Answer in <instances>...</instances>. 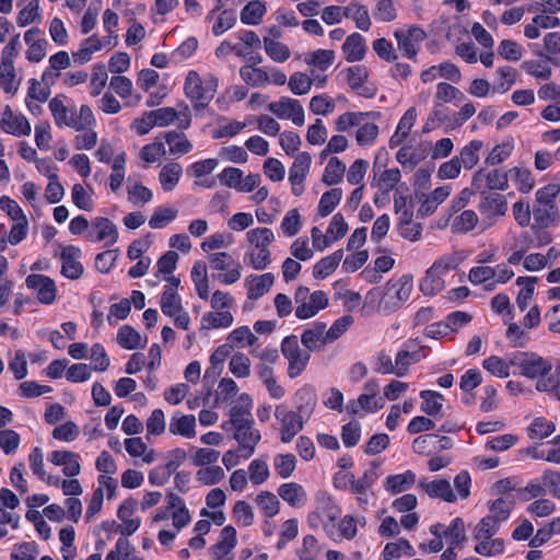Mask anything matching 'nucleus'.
I'll return each mask as SVG.
<instances>
[{"instance_id": "obj_1", "label": "nucleus", "mask_w": 560, "mask_h": 560, "mask_svg": "<svg viewBox=\"0 0 560 560\" xmlns=\"http://www.w3.org/2000/svg\"><path fill=\"white\" fill-rule=\"evenodd\" d=\"M413 288L411 275H402L398 280L386 283V292L380 301V307L386 313L397 311L406 302Z\"/></svg>"}, {"instance_id": "obj_2", "label": "nucleus", "mask_w": 560, "mask_h": 560, "mask_svg": "<svg viewBox=\"0 0 560 560\" xmlns=\"http://www.w3.org/2000/svg\"><path fill=\"white\" fill-rule=\"evenodd\" d=\"M513 366L517 368L518 374L534 380L539 376H547L552 370V364L536 352H514Z\"/></svg>"}, {"instance_id": "obj_3", "label": "nucleus", "mask_w": 560, "mask_h": 560, "mask_svg": "<svg viewBox=\"0 0 560 560\" xmlns=\"http://www.w3.org/2000/svg\"><path fill=\"white\" fill-rule=\"evenodd\" d=\"M281 352L289 361L288 376L290 378L298 377L305 370L311 358L310 353L301 350L298 337L294 335L288 336L282 340Z\"/></svg>"}, {"instance_id": "obj_4", "label": "nucleus", "mask_w": 560, "mask_h": 560, "mask_svg": "<svg viewBox=\"0 0 560 560\" xmlns=\"http://www.w3.org/2000/svg\"><path fill=\"white\" fill-rule=\"evenodd\" d=\"M275 417L280 421V440L290 443L304 428L305 417L295 410H284L281 405L276 407Z\"/></svg>"}, {"instance_id": "obj_5", "label": "nucleus", "mask_w": 560, "mask_h": 560, "mask_svg": "<svg viewBox=\"0 0 560 560\" xmlns=\"http://www.w3.org/2000/svg\"><path fill=\"white\" fill-rule=\"evenodd\" d=\"M398 49L402 56L416 60L419 45L427 38V33L419 26H410L408 30H397L394 33Z\"/></svg>"}, {"instance_id": "obj_6", "label": "nucleus", "mask_w": 560, "mask_h": 560, "mask_svg": "<svg viewBox=\"0 0 560 560\" xmlns=\"http://www.w3.org/2000/svg\"><path fill=\"white\" fill-rule=\"evenodd\" d=\"M268 109L280 119H291L296 126L304 124V109L295 98L282 96L268 105Z\"/></svg>"}, {"instance_id": "obj_7", "label": "nucleus", "mask_w": 560, "mask_h": 560, "mask_svg": "<svg viewBox=\"0 0 560 560\" xmlns=\"http://www.w3.org/2000/svg\"><path fill=\"white\" fill-rule=\"evenodd\" d=\"M25 284L28 289L37 290V299L42 304L50 305L56 301L57 288L50 277L32 273L26 277Z\"/></svg>"}, {"instance_id": "obj_8", "label": "nucleus", "mask_w": 560, "mask_h": 560, "mask_svg": "<svg viewBox=\"0 0 560 560\" xmlns=\"http://www.w3.org/2000/svg\"><path fill=\"white\" fill-rule=\"evenodd\" d=\"M233 438L238 443V452L244 458H249L254 453L256 445L259 443L261 435L257 429H254V422H247L243 424V428H234Z\"/></svg>"}, {"instance_id": "obj_9", "label": "nucleus", "mask_w": 560, "mask_h": 560, "mask_svg": "<svg viewBox=\"0 0 560 560\" xmlns=\"http://www.w3.org/2000/svg\"><path fill=\"white\" fill-rule=\"evenodd\" d=\"M478 210L480 214L488 220H492L497 217H503L508 211L506 198L495 191L483 194V196L480 197Z\"/></svg>"}, {"instance_id": "obj_10", "label": "nucleus", "mask_w": 560, "mask_h": 560, "mask_svg": "<svg viewBox=\"0 0 560 560\" xmlns=\"http://www.w3.org/2000/svg\"><path fill=\"white\" fill-rule=\"evenodd\" d=\"M81 249L73 245L63 246L60 253L62 260L61 275L68 279L77 280L83 275V266L78 260Z\"/></svg>"}, {"instance_id": "obj_11", "label": "nucleus", "mask_w": 560, "mask_h": 560, "mask_svg": "<svg viewBox=\"0 0 560 560\" xmlns=\"http://www.w3.org/2000/svg\"><path fill=\"white\" fill-rule=\"evenodd\" d=\"M184 90L186 96L195 103V108L199 109L208 106V102L203 101V96H206L205 84L197 71L190 70L187 73Z\"/></svg>"}, {"instance_id": "obj_12", "label": "nucleus", "mask_w": 560, "mask_h": 560, "mask_svg": "<svg viewBox=\"0 0 560 560\" xmlns=\"http://www.w3.org/2000/svg\"><path fill=\"white\" fill-rule=\"evenodd\" d=\"M534 223L532 226L550 228L556 226L560 220V212L557 205L540 206L535 205L533 208Z\"/></svg>"}, {"instance_id": "obj_13", "label": "nucleus", "mask_w": 560, "mask_h": 560, "mask_svg": "<svg viewBox=\"0 0 560 560\" xmlns=\"http://www.w3.org/2000/svg\"><path fill=\"white\" fill-rule=\"evenodd\" d=\"M317 395L312 386H303L295 393V411L308 420L315 410Z\"/></svg>"}, {"instance_id": "obj_14", "label": "nucleus", "mask_w": 560, "mask_h": 560, "mask_svg": "<svg viewBox=\"0 0 560 560\" xmlns=\"http://www.w3.org/2000/svg\"><path fill=\"white\" fill-rule=\"evenodd\" d=\"M273 281L275 277L270 272L260 276H249L246 279V284H248L247 298L252 301L260 299L269 292Z\"/></svg>"}, {"instance_id": "obj_15", "label": "nucleus", "mask_w": 560, "mask_h": 560, "mask_svg": "<svg viewBox=\"0 0 560 560\" xmlns=\"http://www.w3.org/2000/svg\"><path fill=\"white\" fill-rule=\"evenodd\" d=\"M196 418L194 415H180L176 412L170 422L168 430L174 435H182L187 439L196 435Z\"/></svg>"}, {"instance_id": "obj_16", "label": "nucleus", "mask_w": 560, "mask_h": 560, "mask_svg": "<svg viewBox=\"0 0 560 560\" xmlns=\"http://www.w3.org/2000/svg\"><path fill=\"white\" fill-rule=\"evenodd\" d=\"M419 486L427 492L430 498H439L445 502L456 501V495L446 479L432 480L430 482L421 480Z\"/></svg>"}, {"instance_id": "obj_17", "label": "nucleus", "mask_w": 560, "mask_h": 560, "mask_svg": "<svg viewBox=\"0 0 560 560\" xmlns=\"http://www.w3.org/2000/svg\"><path fill=\"white\" fill-rule=\"evenodd\" d=\"M342 51L349 62L362 60L366 52L364 37L359 33L349 35L342 45Z\"/></svg>"}, {"instance_id": "obj_18", "label": "nucleus", "mask_w": 560, "mask_h": 560, "mask_svg": "<svg viewBox=\"0 0 560 560\" xmlns=\"http://www.w3.org/2000/svg\"><path fill=\"white\" fill-rule=\"evenodd\" d=\"M325 329H326V323L323 322H315L313 323L312 328L305 329L301 336V341L303 346L308 351H315L320 349L322 346L326 345L327 342L324 341L325 338Z\"/></svg>"}, {"instance_id": "obj_19", "label": "nucleus", "mask_w": 560, "mask_h": 560, "mask_svg": "<svg viewBox=\"0 0 560 560\" xmlns=\"http://www.w3.org/2000/svg\"><path fill=\"white\" fill-rule=\"evenodd\" d=\"M92 226L97 230L96 242L106 241V245H114L118 240V230L116 225L105 217H96L92 221Z\"/></svg>"}, {"instance_id": "obj_20", "label": "nucleus", "mask_w": 560, "mask_h": 560, "mask_svg": "<svg viewBox=\"0 0 560 560\" xmlns=\"http://www.w3.org/2000/svg\"><path fill=\"white\" fill-rule=\"evenodd\" d=\"M514 353L509 354L505 359L498 355H491L482 361V368L490 374L506 378L510 376V369L513 366Z\"/></svg>"}, {"instance_id": "obj_21", "label": "nucleus", "mask_w": 560, "mask_h": 560, "mask_svg": "<svg viewBox=\"0 0 560 560\" xmlns=\"http://www.w3.org/2000/svg\"><path fill=\"white\" fill-rule=\"evenodd\" d=\"M343 258V249H337L332 254L318 260L313 267L315 279H326L330 276Z\"/></svg>"}, {"instance_id": "obj_22", "label": "nucleus", "mask_w": 560, "mask_h": 560, "mask_svg": "<svg viewBox=\"0 0 560 560\" xmlns=\"http://www.w3.org/2000/svg\"><path fill=\"white\" fill-rule=\"evenodd\" d=\"M278 494L283 501L294 508L302 506L306 501L304 488L296 482L282 483L278 488Z\"/></svg>"}, {"instance_id": "obj_23", "label": "nucleus", "mask_w": 560, "mask_h": 560, "mask_svg": "<svg viewBox=\"0 0 560 560\" xmlns=\"http://www.w3.org/2000/svg\"><path fill=\"white\" fill-rule=\"evenodd\" d=\"M528 47L535 56L552 60V55L560 54V33L552 32L546 34L544 37V48L538 44H529Z\"/></svg>"}, {"instance_id": "obj_24", "label": "nucleus", "mask_w": 560, "mask_h": 560, "mask_svg": "<svg viewBox=\"0 0 560 560\" xmlns=\"http://www.w3.org/2000/svg\"><path fill=\"white\" fill-rule=\"evenodd\" d=\"M415 481L416 474L412 470H407L404 474L388 476L384 487L393 494H397L410 489L415 485Z\"/></svg>"}, {"instance_id": "obj_25", "label": "nucleus", "mask_w": 560, "mask_h": 560, "mask_svg": "<svg viewBox=\"0 0 560 560\" xmlns=\"http://www.w3.org/2000/svg\"><path fill=\"white\" fill-rule=\"evenodd\" d=\"M183 168L179 163L171 162L165 164L160 174L159 180L164 191H172L179 182Z\"/></svg>"}, {"instance_id": "obj_26", "label": "nucleus", "mask_w": 560, "mask_h": 560, "mask_svg": "<svg viewBox=\"0 0 560 560\" xmlns=\"http://www.w3.org/2000/svg\"><path fill=\"white\" fill-rule=\"evenodd\" d=\"M266 10L265 2L249 1L241 11V22L246 25H258L262 21Z\"/></svg>"}, {"instance_id": "obj_27", "label": "nucleus", "mask_w": 560, "mask_h": 560, "mask_svg": "<svg viewBox=\"0 0 560 560\" xmlns=\"http://www.w3.org/2000/svg\"><path fill=\"white\" fill-rule=\"evenodd\" d=\"M444 288V280L441 278L439 271L434 270L431 266L425 276L421 279L419 289L425 296H432L442 291Z\"/></svg>"}, {"instance_id": "obj_28", "label": "nucleus", "mask_w": 560, "mask_h": 560, "mask_svg": "<svg viewBox=\"0 0 560 560\" xmlns=\"http://www.w3.org/2000/svg\"><path fill=\"white\" fill-rule=\"evenodd\" d=\"M422 398L421 411L430 417L438 416L442 410L443 395L435 390L424 389L420 392Z\"/></svg>"}, {"instance_id": "obj_29", "label": "nucleus", "mask_w": 560, "mask_h": 560, "mask_svg": "<svg viewBox=\"0 0 560 560\" xmlns=\"http://www.w3.org/2000/svg\"><path fill=\"white\" fill-rule=\"evenodd\" d=\"M117 342L121 348L127 350L145 347V343H141L140 334L129 325H124L118 329Z\"/></svg>"}, {"instance_id": "obj_30", "label": "nucleus", "mask_w": 560, "mask_h": 560, "mask_svg": "<svg viewBox=\"0 0 560 560\" xmlns=\"http://www.w3.org/2000/svg\"><path fill=\"white\" fill-rule=\"evenodd\" d=\"M61 95H57L49 101V109L58 127L67 126L73 129L77 127L74 120L67 121L69 118L70 109L65 106ZM65 97V95H62Z\"/></svg>"}, {"instance_id": "obj_31", "label": "nucleus", "mask_w": 560, "mask_h": 560, "mask_svg": "<svg viewBox=\"0 0 560 560\" xmlns=\"http://www.w3.org/2000/svg\"><path fill=\"white\" fill-rule=\"evenodd\" d=\"M233 315L229 312H208L202 315L201 329L226 328L233 324Z\"/></svg>"}, {"instance_id": "obj_32", "label": "nucleus", "mask_w": 560, "mask_h": 560, "mask_svg": "<svg viewBox=\"0 0 560 560\" xmlns=\"http://www.w3.org/2000/svg\"><path fill=\"white\" fill-rule=\"evenodd\" d=\"M378 112H347L340 115L335 121V128L337 131H346L349 127L359 126L362 120L366 117H380Z\"/></svg>"}, {"instance_id": "obj_33", "label": "nucleus", "mask_w": 560, "mask_h": 560, "mask_svg": "<svg viewBox=\"0 0 560 560\" xmlns=\"http://www.w3.org/2000/svg\"><path fill=\"white\" fill-rule=\"evenodd\" d=\"M0 125L5 132L14 136H30L32 130L28 120L23 115L12 118L2 117Z\"/></svg>"}, {"instance_id": "obj_34", "label": "nucleus", "mask_w": 560, "mask_h": 560, "mask_svg": "<svg viewBox=\"0 0 560 560\" xmlns=\"http://www.w3.org/2000/svg\"><path fill=\"white\" fill-rule=\"evenodd\" d=\"M164 139L172 154H186L192 149V144L183 132L168 131L164 135Z\"/></svg>"}, {"instance_id": "obj_35", "label": "nucleus", "mask_w": 560, "mask_h": 560, "mask_svg": "<svg viewBox=\"0 0 560 560\" xmlns=\"http://www.w3.org/2000/svg\"><path fill=\"white\" fill-rule=\"evenodd\" d=\"M346 172V164L336 156H332L324 171L323 183L331 186L338 184Z\"/></svg>"}, {"instance_id": "obj_36", "label": "nucleus", "mask_w": 560, "mask_h": 560, "mask_svg": "<svg viewBox=\"0 0 560 560\" xmlns=\"http://www.w3.org/2000/svg\"><path fill=\"white\" fill-rule=\"evenodd\" d=\"M240 75L246 84L252 86H261L270 82L266 70L253 66H243L240 69Z\"/></svg>"}, {"instance_id": "obj_37", "label": "nucleus", "mask_w": 560, "mask_h": 560, "mask_svg": "<svg viewBox=\"0 0 560 560\" xmlns=\"http://www.w3.org/2000/svg\"><path fill=\"white\" fill-rule=\"evenodd\" d=\"M342 197L341 188H332L324 192L318 202V214L323 218L329 215L338 206Z\"/></svg>"}, {"instance_id": "obj_38", "label": "nucleus", "mask_w": 560, "mask_h": 560, "mask_svg": "<svg viewBox=\"0 0 560 560\" xmlns=\"http://www.w3.org/2000/svg\"><path fill=\"white\" fill-rule=\"evenodd\" d=\"M312 163V156L308 152H300L290 167L289 179L304 182Z\"/></svg>"}, {"instance_id": "obj_39", "label": "nucleus", "mask_w": 560, "mask_h": 560, "mask_svg": "<svg viewBox=\"0 0 560 560\" xmlns=\"http://www.w3.org/2000/svg\"><path fill=\"white\" fill-rule=\"evenodd\" d=\"M220 536L221 540L212 546V550L215 555H228L235 548L237 544L236 529L233 526L228 525L222 528Z\"/></svg>"}, {"instance_id": "obj_40", "label": "nucleus", "mask_w": 560, "mask_h": 560, "mask_svg": "<svg viewBox=\"0 0 560 560\" xmlns=\"http://www.w3.org/2000/svg\"><path fill=\"white\" fill-rule=\"evenodd\" d=\"M180 296L174 289H165L161 298L162 313L168 317H174L182 311Z\"/></svg>"}, {"instance_id": "obj_41", "label": "nucleus", "mask_w": 560, "mask_h": 560, "mask_svg": "<svg viewBox=\"0 0 560 560\" xmlns=\"http://www.w3.org/2000/svg\"><path fill=\"white\" fill-rule=\"evenodd\" d=\"M556 424L544 417H537L527 429L530 439H546L553 433Z\"/></svg>"}, {"instance_id": "obj_42", "label": "nucleus", "mask_w": 560, "mask_h": 560, "mask_svg": "<svg viewBox=\"0 0 560 560\" xmlns=\"http://www.w3.org/2000/svg\"><path fill=\"white\" fill-rule=\"evenodd\" d=\"M482 148V141L472 140L468 145H465L457 156L460 165L467 170H471L479 161L478 151Z\"/></svg>"}, {"instance_id": "obj_43", "label": "nucleus", "mask_w": 560, "mask_h": 560, "mask_svg": "<svg viewBox=\"0 0 560 560\" xmlns=\"http://www.w3.org/2000/svg\"><path fill=\"white\" fill-rule=\"evenodd\" d=\"M335 60V51L330 49H317L305 58V62L322 71H326Z\"/></svg>"}, {"instance_id": "obj_44", "label": "nucleus", "mask_w": 560, "mask_h": 560, "mask_svg": "<svg viewBox=\"0 0 560 560\" xmlns=\"http://www.w3.org/2000/svg\"><path fill=\"white\" fill-rule=\"evenodd\" d=\"M514 501L499 498L489 504V516H492L499 524L506 521L513 510Z\"/></svg>"}, {"instance_id": "obj_45", "label": "nucleus", "mask_w": 560, "mask_h": 560, "mask_svg": "<svg viewBox=\"0 0 560 560\" xmlns=\"http://www.w3.org/2000/svg\"><path fill=\"white\" fill-rule=\"evenodd\" d=\"M266 54L277 62H283L290 58V50L287 45L273 40L269 37L264 38Z\"/></svg>"}, {"instance_id": "obj_46", "label": "nucleus", "mask_w": 560, "mask_h": 560, "mask_svg": "<svg viewBox=\"0 0 560 560\" xmlns=\"http://www.w3.org/2000/svg\"><path fill=\"white\" fill-rule=\"evenodd\" d=\"M246 237L256 248L269 246L275 241L273 232L268 228L252 229L247 232Z\"/></svg>"}, {"instance_id": "obj_47", "label": "nucleus", "mask_w": 560, "mask_h": 560, "mask_svg": "<svg viewBox=\"0 0 560 560\" xmlns=\"http://www.w3.org/2000/svg\"><path fill=\"white\" fill-rule=\"evenodd\" d=\"M377 467H378V465L375 462H373L372 467L370 469H368L361 478H359L358 480L354 479L352 493H357V494H365L366 493V491L372 487V485L378 478Z\"/></svg>"}, {"instance_id": "obj_48", "label": "nucleus", "mask_w": 560, "mask_h": 560, "mask_svg": "<svg viewBox=\"0 0 560 560\" xmlns=\"http://www.w3.org/2000/svg\"><path fill=\"white\" fill-rule=\"evenodd\" d=\"M478 215L474 210H465L453 222L454 232L467 233L476 228Z\"/></svg>"}, {"instance_id": "obj_49", "label": "nucleus", "mask_w": 560, "mask_h": 560, "mask_svg": "<svg viewBox=\"0 0 560 560\" xmlns=\"http://www.w3.org/2000/svg\"><path fill=\"white\" fill-rule=\"evenodd\" d=\"M225 474L220 466H209L201 468L196 474V479L205 486H212L220 482L224 478Z\"/></svg>"}, {"instance_id": "obj_50", "label": "nucleus", "mask_w": 560, "mask_h": 560, "mask_svg": "<svg viewBox=\"0 0 560 560\" xmlns=\"http://www.w3.org/2000/svg\"><path fill=\"white\" fill-rule=\"evenodd\" d=\"M178 211L174 208L159 207L149 220L151 229H162L176 219Z\"/></svg>"}, {"instance_id": "obj_51", "label": "nucleus", "mask_w": 560, "mask_h": 560, "mask_svg": "<svg viewBox=\"0 0 560 560\" xmlns=\"http://www.w3.org/2000/svg\"><path fill=\"white\" fill-rule=\"evenodd\" d=\"M443 535L446 538H451L450 545L459 547L466 539L465 524L463 518H454L451 525L443 530Z\"/></svg>"}, {"instance_id": "obj_52", "label": "nucleus", "mask_w": 560, "mask_h": 560, "mask_svg": "<svg viewBox=\"0 0 560 560\" xmlns=\"http://www.w3.org/2000/svg\"><path fill=\"white\" fill-rule=\"evenodd\" d=\"M500 528V524L492 516H485L475 528L474 537L477 540L490 539Z\"/></svg>"}, {"instance_id": "obj_53", "label": "nucleus", "mask_w": 560, "mask_h": 560, "mask_svg": "<svg viewBox=\"0 0 560 560\" xmlns=\"http://www.w3.org/2000/svg\"><path fill=\"white\" fill-rule=\"evenodd\" d=\"M347 82L353 91H359L369 78L366 67L358 65L346 69Z\"/></svg>"}, {"instance_id": "obj_54", "label": "nucleus", "mask_w": 560, "mask_h": 560, "mask_svg": "<svg viewBox=\"0 0 560 560\" xmlns=\"http://www.w3.org/2000/svg\"><path fill=\"white\" fill-rule=\"evenodd\" d=\"M15 69L14 63L0 62V85L8 94H15L18 88L14 86Z\"/></svg>"}, {"instance_id": "obj_55", "label": "nucleus", "mask_w": 560, "mask_h": 560, "mask_svg": "<svg viewBox=\"0 0 560 560\" xmlns=\"http://www.w3.org/2000/svg\"><path fill=\"white\" fill-rule=\"evenodd\" d=\"M316 501L317 510L323 516L327 517L330 522H335L339 517L340 509L330 495L323 493L317 497Z\"/></svg>"}, {"instance_id": "obj_56", "label": "nucleus", "mask_w": 560, "mask_h": 560, "mask_svg": "<svg viewBox=\"0 0 560 560\" xmlns=\"http://www.w3.org/2000/svg\"><path fill=\"white\" fill-rule=\"evenodd\" d=\"M510 173L520 191L526 194L534 188L535 182L528 168L513 167Z\"/></svg>"}, {"instance_id": "obj_57", "label": "nucleus", "mask_w": 560, "mask_h": 560, "mask_svg": "<svg viewBox=\"0 0 560 560\" xmlns=\"http://www.w3.org/2000/svg\"><path fill=\"white\" fill-rule=\"evenodd\" d=\"M230 371L238 378L247 377L250 373V360L242 352H236L230 360Z\"/></svg>"}, {"instance_id": "obj_58", "label": "nucleus", "mask_w": 560, "mask_h": 560, "mask_svg": "<svg viewBox=\"0 0 560 560\" xmlns=\"http://www.w3.org/2000/svg\"><path fill=\"white\" fill-rule=\"evenodd\" d=\"M475 552L486 557H492L504 552V540L502 538L482 539L475 546Z\"/></svg>"}, {"instance_id": "obj_59", "label": "nucleus", "mask_w": 560, "mask_h": 560, "mask_svg": "<svg viewBox=\"0 0 560 560\" xmlns=\"http://www.w3.org/2000/svg\"><path fill=\"white\" fill-rule=\"evenodd\" d=\"M296 467L293 454H279L275 457V468L281 478H289Z\"/></svg>"}, {"instance_id": "obj_60", "label": "nucleus", "mask_w": 560, "mask_h": 560, "mask_svg": "<svg viewBox=\"0 0 560 560\" xmlns=\"http://www.w3.org/2000/svg\"><path fill=\"white\" fill-rule=\"evenodd\" d=\"M353 324L351 315H343L339 317L326 331L324 341L332 342L337 340L347 329Z\"/></svg>"}, {"instance_id": "obj_61", "label": "nucleus", "mask_w": 560, "mask_h": 560, "mask_svg": "<svg viewBox=\"0 0 560 560\" xmlns=\"http://www.w3.org/2000/svg\"><path fill=\"white\" fill-rule=\"evenodd\" d=\"M313 80L306 73L295 72L290 77L289 88L295 95L307 94L312 88Z\"/></svg>"}, {"instance_id": "obj_62", "label": "nucleus", "mask_w": 560, "mask_h": 560, "mask_svg": "<svg viewBox=\"0 0 560 560\" xmlns=\"http://www.w3.org/2000/svg\"><path fill=\"white\" fill-rule=\"evenodd\" d=\"M302 226L301 214L298 209H292L287 212L282 222L281 230L287 236L296 235Z\"/></svg>"}, {"instance_id": "obj_63", "label": "nucleus", "mask_w": 560, "mask_h": 560, "mask_svg": "<svg viewBox=\"0 0 560 560\" xmlns=\"http://www.w3.org/2000/svg\"><path fill=\"white\" fill-rule=\"evenodd\" d=\"M310 109L315 115L327 116L334 112L335 103L326 94L315 95L310 101Z\"/></svg>"}, {"instance_id": "obj_64", "label": "nucleus", "mask_w": 560, "mask_h": 560, "mask_svg": "<svg viewBox=\"0 0 560 560\" xmlns=\"http://www.w3.org/2000/svg\"><path fill=\"white\" fill-rule=\"evenodd\" d=\"M38 548L35 541H25L16 546L15 550L11 552V560H36Z\"/></svg>"}]
</instances>
